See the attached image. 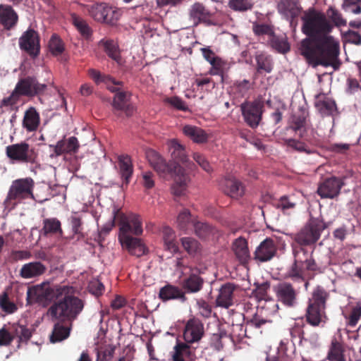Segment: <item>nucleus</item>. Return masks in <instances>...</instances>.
<instances>
[{
	"mask_svg": "<svg viewBox=\"0 0 361 361\" xmlns=\"http://www.w3.org/2000/svg\"><path fill=\"white\" fill-rule=\"evenodd\" d=\"M6 154L13 162L20 164H34L37 154L34 148L25 142L13 144L6 147Z\"/></svg>",
	"mask_w": 361,
	"mask_h": 361,
	"instance_id": "1a4fd4ad",
	"label": "nucleus"
},
{
	"mask_svg": "<svg viewBox=\"0 0 361 361\" xmlns=\"http://www.w3.org/2000/svg\"><path fill=\"white\" fill-rule=\"evenodd\" d=\"M361 318V302H357L350 310L349 316L347 317V324L350 327H355Z\"/></svg>",
	"mask_w": 361,
	"mask_h": 361,
	"instance_id": "6e6d98bb",
	"label": "nucleus"
},
{
	"mask_svg": "<svg viewBox=\"0 0 361 361\" xmlns=\"http://www.w3.org/2000/svg\"><path fill=\"white\" fill-rule=\"evenodd\" d=\"M188 269V272L182 271L180 287L185 293H196L200 292L204 286V279L200 276V271L197 267H184Z\"/></svg>",
	"mask_w": 361,
	"mask_h": 361,
	"instance_id": "9d476101",
	"label": "nucleus"
},
{
	"mask_svg": "<svg viewBox=\"0 0 361 361\" xmlns=\"http://www.w3.org/2000/svg\"><path fill=\"white\" fill-rule=\"evenodd\" d=\"M312 255V252L311 254H309L306 249L305 255H302L303 257L302 266L304 267L305 271H312L314 273H322L330 264V259L329 257L325 256V261L317 262Z\"/></svg>",
	"mask_w": 361,
	"mask_h": 361,
	"instance_id": "c756f323",
	"label": "nucleus"
},
{
	"mask_svg": "<svg viewBox=\"0 0 361 361\" xmlns=\"http://www.w3.org/2000/svg\"><path fill=\"white\" fill-rule=\"evenodd\" d=\"M50 147L54 149V154H51V157H59L63 154L72 155L78 152L80 144L77 137L72 136L58 141L54 145H51Z\"/></svg>",
	"mask_w": 361,
	"mask_h": 361,
	"instance_id": "412c9836",
	"label": "nucleus"
},
{
	"mask_svg": "<svg viewBox=\"0 0 361 361\" xmlns=\"http://www.w3.org/2000/svg\"><path fill=\"white\" fill-rule=\"evenodd\" d=\"M165 102L170 104L171 106H173L174 109L177 110H180L185 112L189 111V108L185 102H184L181 98L177 96L167 97L165 99Z\"/></svg>",
	"mask_w": 361,
	"mask_h": 361,
	"instance_id": "69168bd1",
	"label": "nucleus"
},
{
	"mask_svg": "<svg viewBox=\"0 0 361 361\" xmlns=\"http://www.w3.org/2000/svg\"><path fill=\"white\" fill-rule=\"evenodd\" d=\"M263 104L257 100L245 101L240 104V110L245 123L252 128H256L261 120Z\"/></svg>",
	"mask_w": 361,
	"mask_h": 361,
	"instance_id": "9b49d317",
	"label": "nucleus"
},
{
	"mask_svg": "<svg viewBox=\"0 0 361 361\" xmlns=\"http://www.w3.org/2000/svg\"><path fill=\"white\" fill-rule=\"evenodd\" d=\"M302 255H305V248L301 246L294 248V261L285 274L286 279H290L295 282L304 281L305 269L302 266L303 257Z\"/></svg>",
	"mask_w": 361,
	"mask_h": 361,
	"instance_id": "6ab92c4d",
	"label": "nucleus"
},
{
	"mask_svg": "<svg viewBox=\"0 0 361 361\" xmlns=\"http://www.w3.org/2000/svg\"><path fill=\"white\" fill-rule=\"evenodd\" d=\"M345 92L348 94H355L361 92V85L356 78H348L346 80Z\"/></svg>",
	"mask_w": 361,
	"mask_h": 361,
	"instance_id": "774afa93",
	"label": "nucleus"
},
{
	"mask_svg": "<svg viewBox=\"0 0 361 361\" xmlns=\"http://www.w3.org/2000/svg\"><path fill=\"white\" fill-rule=\"evenodd\" d=\"M49 48L53 55L58 56L64 50L62 40L56 35L51 36L49 42Z\"/></svg>",
	"mask_w": 361,
	"mask_h": 361,
	"instance_id": "680f3d73",
	"label": "nucleus"
},
{
	"mask_svg": "<svg viewBox=\"0 0 361 361\" xmlns=\"http://www.w3.org/2000/svg\"><path fill=\"white\" fill-rule=\"evenodd\" d=\"M317 97L314 105L322 116H331L337 110L336 104L331 98L325 96L321 98L320 95Z\"/></svg>",
	"mask_w": 361,
	"mask_h": 361,
	"instance_id": "4c0bfd02",
	"label": "nucleus"
},
{
	"mask_svg": "<svg viewBox=\"0 0 361 361\" xmlns=\"http://www.w3.org/2000/svg\"><path fill=\"white\" fill-rule=\"evenodd\" d=\"M8 329L11 332L13 340L15 338H19V342H27L32 336V331L30 329L17 323L8 324Z\"/></svg>",
	"mask_w": 361,
	"mask_h": 361,
	"instance_id": "79ce46f5",
	"label": "nucleus"
},
{
	"mask_svg": "<svg viewBox=\"0 0 361 361\" xmlns=\"http://www.w3.org/2000/svg\"><path fill=\"white\" fill-rule=\"evenodd\" d=\"M18 22V15L13 7L8 4H0V25L6 31L13 29Z\"/></svg>",
	"mask_w": 361,
	"mask_h": 361,
	"instance_id": "b1692460",
	"label": "nucleus"
},
{
	"mask_svg": "<svg viewBox=\"0 0 361 361\" xmlns=\"http://www.w3.org/2000/svg\"><path fill=\"white\" fill-rule=\"evenodd\" d=\"M328 224L319 218L312 219L295 235L294 240L300 245L314 244Z\"/></svg>",
	"mask_w": 361,
	"mask_h": 361,
	"instance_id": "0eeeda50",
	"label": "nucleus"
},
{
	"mask_svg": "<svg viewBox=\"0 0 361 361\" xmlns=\"http://www.w3.org/2000/svg\"><path fill=\"white\" fill-rule=\"evenodd\" d=\"M296 206V202L292 196L283 195L280 197L276 207L283 213H287L289 209H293Z\"/></svg>",
	"mask_w": 361,
	"mask_h": 361,
	"instance_id": "052dcab7",
	"label": "nucleus"
},
{
	"mask_svg": "<svg viewBox=\"0 0 361 361\" xmlns=\"http://www.w3.org/2000/svg\"><path fill=\"white\" fill-rule=\"evenodd\" d=\"M67 320H59L55 323L50 336L51 343L60 342L67 338L70 335V328L66 324Z\"/></svg>",
	"mask_w": 361,
	"mask_h": 361,
	"instance_id": "58836bf2",
	"label": "nucleus"
},
{
	"mask_svg": "<svg viewBox=\"0 0 361 361\" xmlns=\"http://www.w3.org/2000/svg\"><path fill=\"white\" fill-rule=\"evenodd\" d=\"M52 290L49 287L37 286L29 288L27 293V299L29 302L42 303L51 296Z\"/></svg>",
	"mask_w": 361,
	"mask_h": 361,
	"instance_id": "72a5a7b5",
	"label": "nucleus"
},
{
	"mask_svg": "<svg viewBox=\"0 0 361 361\" xmlns=\"http://www.w3.org/2000/svg\"><path fill=\"white\" fill-rule=\"evenodd\" d=\"M40 123L39 113L35 107H30L25 112L23 120V126L27 132L37 130Z\"/></svg>",
	"mask_w": 361,
	"mask_h": 361,
	"instance_id": "e433bc0d",
	"label": "nucleus"
},
{
	"mask_svg": "<svg viewBox=\"0 0 361 361\" xmlns=\"http://www.w3.org/2000/svg\"><path fill=\"white\" fill-rule=\"evenodd\" d=\"M328 18L337 27L345 26L347 21L343 18L342 14L335 8L331 6L326 11Z\"/></svg>",
	"mask_w": 361,
	"mask_h": 361,
	"instance_id": "bf43d9fd",
	"label": "nucleus"
},
{
	"mask_svg": "<svg viewBox=\"0 0 361 361\" xmlns=\"http://www.w3.org/2000/svg\"><path fill=\"white\" fill-rule=\"evenodd\" d=\"M33 188L34 181L31 178H20L13 181L4 202L5 207L11 209L23 200L32 198Z\"/></svg>",
	"mask_w": 361,
	"mask_h": 361,
	"instance_id": "423d86ee",
	"label": "nucleus"
},
{
	"mask_svg": "<svg viewBox=\"0 0 361 361\" xmlns=\"http://www.w3.org/2000/svg\"><path fill=\"white\" fill-rule=\"evenodd\" d=\"M252 31L255 35H268L269 39L274 34V27L267 23H254L252 24Z\"/></svg>",
	"mask_w": 361,
	"mask_h": 361,
	"instance_id": "13d9d810",
	"label": "nucleus"
},
{
	"mask_svg": "<svg viewBox=\"0 0 361 361\" xmlns=\"http://www.w3.org/2000/svg\"><path fill=\"white\" fill-rule=\"evenodd\" d=\"M233 250L236 257L241 263H245L250 259L247 242L245 238H237L233 243Z\"/></svg>",
	"mask_w": 361,
	"mask_h": 361,
	"instance_id": "a19ab883",
	"label": "nucleus"
},
{
	"mask_svg": "<svg viewBox=\"0 0 361 361\" xmlns=\"http://www.w3.org/2000/svg\"><path fill=\"white\" fill-rule=\"evenodd\" d=\"M99 46L102 47L105 53L109 58L115 61L118 64L122 63V58L120 54L118 46L113 40H101Z\"/></svg>",
	"mask_w": 361,
	"mask_h": 361,
	"instance_id": "37998d69",
	"label": "nucleus"
},
{
	"mask_svg": "<svg viewBox=\"0 0 361 361\" xmlns=\"http://www.w3.org/2000/svg\"><path fill=\"white\" fill-rule=\"evenodd\" d=\"M184 250L191 256H195L201 250L200 243L191 237H184L180 239Z\"/></svg>",
	"mask_w": 361,
	"mask_h": 361,
	"instance_id": "8fccbe9b",
	"label": "nucleus"
},
{
	"mask_svg": "<svg viewBox=\"0 0 361 361\" xmlns=\"http://www.w3.org/2000/svg\"><path fill=\"white\" fill-rule=\"evenodd\" d=\"M204 335L202 322L195 317L188 319L183 329L184 341L190 344H198Z\"/></svg>",
	"mask_w": 361,
	"mask_h": 361,
	"instance_id": "dca6fc26",
	"label": "nucleus"
},
{
	"mask_svg": "<svg viewBox=\"0 0 361 361\" xmlns=\"http://www.w3.org/2000/svg\"><path fill=\"white\" fill-rule=\"evenodd\" d=\"M228 6L235 11H246L252 8L254 3L252 0H229Z\"/></svg>",
	"mask_w": 361,
	"mask_h": 361,
	"instance_id": "5fc2aeb1",
	"label": "nucleus"
},
{
	"mask_svg": "<svg viewBox=\"0 0 361 361\" xmlns=\"http://www.w3.org/2000/svg\"><path fill=\"white\" fill-rule=\"evenodd\" d=\"M329 293L322 286H317L308 300L305 310V319L310 326H324L328 320L326 312Z\"/></svg>",
	"mask_w": 361,
	"mask_h": 361,
	"instance_id": "39448f33",
	"label": "nucleus"
},
{
	"mask_svg": "<svg viewBox=\"0 0 361 361\" xmlns=\"http://www.w3.org/2000/svg\"><path fill=\"white\" fill-rule=\"evenodd\" d=\"M89 75L97 83H104L108 90L112 92H116L112 102V106L115 111L124 113L126 116H131L135 107L130 102V93L128 92L118 91L115 85H120L121 82H116L109 75L102 74L99 71L90 69Z\"/></svg>",
	"mask_w": 361,
	"mask_h": 361,
	"instance_id": "20e7f679",
	"label": "nucleus"
},
{
	"mask_svg": "<svg viewBox=\"0 0 361 361\" xmlns=\"http://www.w3.org/2000/svg\"><path fill=\"white\" fill-rule=\"evenodd\" d=\"M89 16L95 21L109 25H115L120 18V12L106 3H95L85 5Z\"/></svg>",
	"mask_w": 361,
	"mask_h": 361,
	"instance_id": "6e6552de",
	"label": "nucleus"
},
{
	"mask_svg": "<svg viewBox=\"0 0 361 361\" xmlns=\"http://www.w3.org/2000/svg\"><path fill=\"white\" fill-rule=\"evenodd\" d=\"M344 351L343 344L336 339H334L328 352L327 359L329 361H345Z\"/></svg>",
	"mask_w": 361,
	"mask_h": 361,
	"instance_id": "de8ad7c7",
	"label": "nucleus"
},
{
	"mask_svg": "<svg viewBox=\"0 0 361 361\" xmlns=\"http://www.w3.org/2000/svg\"><path fill=\"white\" fill-rule=\"evenodd\" d=\"M16 93L20 95L33 97L42 94L47 89V85L38 82L33 77L20 79L16 86Z\"/></svg>",
	"mask_w": 361,
	"mask_h": 361,
	"instance_id": "a211bd4d",
	"label": "nucleus"
},
{
	"mask_svg": "<svg viewBox=\"0 0 361 361\" xmlns=\"http://www.w3.org/2000/svg\"><path fill=\"white\" fill-rule=\"evenodd\" d=\"M343 37L345 42L357 46L361 45V35L357 32L348 30L343 33Z\"/></svg>",
	"mask_w": 361,
	"mask_h": 361,
	"instance_id": "338daca9",
	"label": "nucleus"
},
{
	"mask_svg": "<svg viewBox=\"0 0 361 361\" xmlns=\"http://www.w3.org/2000/svg\"><path fill=\"white\" fill-rule=\"evenodd\" d=\"M71 20L83 37L87 39L92 35V31L91 27L82 18L75 13H73L71 16Z\"/></svg>",
	"mask_w": 361,
	"mask_h": 361,
	"instance_id": "09e8293b",
	"label": "nucleus"
},
{
	"mask_svg": "<svg viewBox=\"0 0 361 361\" xmlns=\"http://www.w3.org/2000/svg\"><path fill=\"white\" fill-rule=\"evenodd\" d=\"M277 301L286 307H294L298 303V290L292 283L283 281L274 287Z\"/></svg>",
	"mask_w": 361,
	"mask_h": 361,
	"instance_id": "f8f14e48",
	"label": "nucleus"
},
{
	"mask_svg": "<svg viewBox=\"0 0 361 361\" xmlns=\"http://www.w3.org/2000/svg\"><path fill=\"white\" fill-rule=\"evenodd\" d=\"M146 157L151 166L160 176H166L172 173L173 170H178L180 171L181 166L177 164H169L166 160L155 150L147 149L146 151Z\"/></svg>",
	"mask_w": 361,
	"mask_h": 361,
	"instance_id": "f3484780",
	"label": "nucleus"
},
{
	"mask_svg": "<svg viewBox=\"0 0 361 361\" xmlns=\"http://www.w3.org/2000/svg\"><path fill=\"white\" fill-rule=\"evenodd\" d=\"M288 128L295 132L300 139L310 142L307 133L313 129L308 119V114L305 111L301 110L295 113L290 118Z\"/></svg>",
	"mask_w": 361,
	"mask_h": 361,
	"instance_id": "4468645a",
	"label": "nucleus"
},
{
	"mask_svg": "<svg viewBox=\"0 0 361 361\" xmlns=\"http://www.w3.org/2000/svg\"><path fill=\"white\" fill-rule=\"evenodd\" d=\"M344 185L343 178L336 176L326 178L319 184L317 193L322 199H334L340 195Z\"/></svg>",
	"mask_w": 361,
	"mask_h": 361,
	"instance_id": "ddd939ff",
	"label": "nucleus"
},
{
	"mask_svg": "<svg viewBox=\"0 0 361 361\" xmlns=\"http://www.w3.org/2000/svg\"><path fill=\"white\" fill-rule=\"evenodd\" d=\"M192 226L195 235L201 239H209L217 233L216 228L207 222L195 221Z\"/></svg>",
	"mask_w": 361,
	"mask_h": 361,
	"instance_id": "ea45409f",
	"label": "nucleus"
},
{
	"mask_svg": "<svg viewBox=\"0 0 361 361\" xmlns=\"http://www.w3.org/2000/svg\"><path fill=\"white\" fill-rule=\"evenodd\" d=\"M228 338V335L225 331L219 330L218 333L213 334L210 338V345L217 350H220L224 348L222 340Z\"/></svg>",
	"mask_w": 361,
	"mask_h": 361,
	"instance_id": "e2e57ef3",
	"label": "nucleus"
},
{
	"mask_svg": "<svg viewBox=\"0 0 361 361\" xmlns=\"http://www.w3.org/2000/svg\"><path fill=\"white\" fill-rule=\"evenodd\" d=\"M269 42L271 47L279 53L286 54L290 49L286 36H279L274 33Z\"/></svg>",
	"mask_w": 361,
	"mask_h": 361,
	"instance_id": "49530a36",
	"label": "nucleus"
},
{
	"mask_svg": "<svg viewBox=\"0 0 361 361\" xmlns=\"http://www.w3.org/2000/svg\"><path fill=\"white\" fill-rule=\"evenodd\" d=\"M47 271V267L42 262L35 261L23 264L19 271V275L25 279L37 278L43 275Z\"/></svg>",
	"mask_w": 361,
	"mask_h": 361,
	"instance_id": "c85d7f7f",
	"label": "nucleus"
},
{
	"mask_svg": "<svg viewBox=\"0 0 361 361\" xmlns=\"http://www.w3.org/2000/svg\"><path fill=\"white\" fill-rule=\"evenodd\" d=\"M162 234L166 249L171 252H177L178 246L174 231L169 226H164L162 229Z\"/></svg>",
	"mask_w": 361,
	"mask_h": 361,
	"instance_id": "a18cd8bd",
	"label": "nucleus"
},
{
	"mask_svg": "<svg viewBox=\"0 0 361 361\" xmlns=\"http://www.w3.org/2000/svg\"><path fill=\"white\" fill-rule=\"evenodd\" d=\"M303 140L302 139L297 140L293 138L286 139L285 144L287 147L299 153L310 154L312 152L311 149Z\"/></svg>",
	"mask_w": 361,
	"mask_h": 361,
	"instance_id": "3c124183",
	"label": "nucleus"
},
{
	"mask_svg": "<svg viewBox=\"0 0 361 361\" xmlns=\"http://www.w3.org/2000/svg\"><path fill=\"white\" fill-rule=\"evenodd\" d=\"M183 133L196 144L206 143L209 139V135L206 131L195 126H184L183 128Z\"/></svg>",
	"mask_w": 361,
	"mask_h": 361,
	"instance_id": "473e14b6",
	"label": "nucleus"
},
{
	"mask_svg": "<svg viewBox=\"0 0 361 361\" xmlns=\"http://www.w3.org/2000/svg\"><path fill=\"white\" fill-rule=\"evenodd\" d=\"M42 233L44 236L47 237H61L63 233L61 221L56 218L44 219L43 220Z\"/></svg>",
	"mask_w": 361,
	"mask_h": 361,
	"instance_id": "c9c22d12",
	"label": "nucleus"
},
{
	"mask_svg": "<svg viewBox=\"0 0 361 361\" xmlns=\"http://www.w3.org/2000/svg\"><path fill=\"white\" fill-rule=\"evenodd\" d=\"M277 247L274 240L267 238L257 247L254 258L260 262H265L271 260L276 254Z\"/></svg>",
	"mask_w": 361,
	"mask_h": 361,
	"instance_id": "4be33fe9",
	"label": "nucleus"
},
{
	"mask_svg": "<svg viewBox=\"0 0 361 361\" xmlns=\"http://www.w3.org/2000/svg\"><path fill=\"white\" fill-rule=\"evenodd\" d=\"M188 15L190 20L195 26L207 23L212 16L209 9L200 2H195L190 6Z\"/></svg>",
	"mask_w": 361,
	"mask_h": 361,
	"instance_id": "393cba45",
	"label": "nucleus"
},
{
	"mask_svg": "<svg viewBox=\"0 0 361 361\" xmlns=\"http://www.w3.org/2000/svg\"><path fill=\"white\" fill-rule=\"evenodd\" d=\"M223 192L234 199H239L245 194V188L243 183L235 178H226L221 185Z\"/></svg>",
	"mask_w": 361,
	"mask_h": 361,
	"instance_id": "5701e85b",
	"label": "nucleus"
},
{
	"mask_svg": "<svg viewBox=\"0 0 361 361\" xmlns=\"http://www.w3.org/2000/svg\"><path fill=\"white\" fill-rule=\"evenodd\" d=\"M239 286L233 283L226 282L221 286L219 294L216 298V305L225 309H228L234 304V292Z\"/></svg>",
	"mask_w": 361,
	"mask_h": 361,
	"instance_id": "aec40b11",
	"label": "nucleus"
},
{
	"mask_svg": "<svg viewBox=\"0 0 361 361\" xmlns=\"http://www.w3.org/2000/svg\"><path fill=\"white\" fill-rule=\"evenodd\" d=\"M0 308L6 314H13L18 309L16 305L10 300L8 294L6 291L0 294Z\"/></svg>",
	"mask_w": 361,
	"mask_h": 361,
	"instance_id": "864d4df0",
	"label": "nucleus"
},
{
	"mask_svg": "<svg viewBox=\"0 0 361 361\" xmlns=\"http://www.w3.org/2000/svg\"><path fill=\"white\" fill-rule=\"evenodd\" d=\"M114 220L119 226L118 240L122 247L136 257L146 253V247L140 238L131 235H139L142 233V224L140 216L130 213L126 214L118 209H114Z\"/></svg>",
	"mask_w": 361,
	"mask_h": 361,
	"instance_id": "f03ea898",
	"label": "nucleus"
},
{
	"mask_svg": "<svg viewBox=\"0 0 361 361\" xmlns=\"http://www.w3.org/2000/svg\"><path fill=\"white\" fill-rule=\"evenodd\" d=\"M174 175V183L171 186L172 193L176 196H181L185 194L187 188L188 183L189 182V177L185 171V169L181 167L180 171L178 170H173L172 173Z\"/></svg>",
	"mask_w": 361,
	"mask_h": 361,
	"instance_id": "7c9ffc66",
	"label": "nucleus"
},
{
	"mask_svg": "<svg viewBox=\"0 0 361 361\" xmlns=\"http://www.w3.org/2000/svg\"><path fill=\"white\" fill-rule=\"evenodd\" d=\"M193 222L191 221V215L188 209H183L177 217V224L178 228L184 231H187L190 224Z\"/></svg>",
	"mask_w": 361,
	"mask_h": 361,
	"instance_id": "4d7b16f0",
	"label": "nucleus"
},
{
	"mask_svg": "<svg viewBox=\"0 0 361 361\" xmlns=\"http://www.w3.org/2000/svg\"><path fill=\"white\" fill-rule=\"evenodd\" d=\"M302 20V30L307 37L301 42L302 54L314 66H331L338 70L341 65L339 44L330 35L334 27L326 15L310 8L305 11Z\"/></svg>",
	"mask_w": 361,
	"mask_h": 361,
	"instance_id": "f257e3e1",
	"label": "nucleus"
},
{
	"mask_svg": "<svg viewBox=\"0 0 361 361\" xmlns=\"http://www.w3.org/2000/svg\"><path fill=\"white\" fill-rule=\"evenodd\" d=\"M277 8L279 12L290 21L296 18L302 10L297 0H281Z\"/></svg>",
	"mask_w": 361,
	"mask_h": 361,
	"instance_id": "bb28decb",
	"label": "nucleus"
},
{
	"mask_svg": "<svg viewBox=\"0 0 361 361\" xmlns=\"http://www.w3.org/2000/svg\"><path fill=\"white\" fill-rule=\"evenodd\" d=\"M246 337V329L242 324H233L232 330L228 338L235 345L240 343Z\"/></svg>",
	"mask_w": 361,
	"mask_h": 361,
	"instance_id": "603ef678",
	"label": "nucleus"
},
{
	"mask_svg": "<svg viewBox=\"0 0 361 361\" xmlns=\"http://www.w3.org/2000/svg\"><path fill=\"white\" fill-rule=\"evenodd\" d=\"M197 347L192 346L187 342L177 343L173 348V354L172 355L173 361H192L195 357V350Z\"/></svg>",
	"mask_w": 361,
	"mask_h": 361,
	"instance_id": "a878e982",
	"label": "nucleus"
},
{
	"mask_svg": "<svg viewBox=\"0 0 361 361\" xmlns=\"http://www.w3.org/2000/svg\"><path fill=\"white\" fill-rule=\"evenodd\" d=\"M169 151L173 162L169 164H177L180 166V163L185 164L188 161V155L186 154L185 148L177 140L173 139L168 142Z\"/></svg>",
	"mask_w": 361,
	"mask_h": 361,
	"instance_id": "cd10ccee",
	"label": "nucleus"
},
{
	"mask_svg": "<svg viewBox=\"0 0 361 361\" xmlns=\"http://www.w3.org/2000/svg\"><path fill=\"white\" fill-rule=\"evenodd\" d=\"M120 173L126 184H128L133 174V165L130 157L128 155L118 157Z\"/></svg>",
	"mask_w": 361,
	"mask_h": 361,
	"instance_id": "c03bdc74",
	"label": "nucleus"
},
{
	"mask_svg": "<svg viewBox=\"0 0 361 361\" xmlns=\"http://www.w3.org/2000/svg\"><path fill=\"white\" fill-rule=\"evenodd\" d=\"M210 64L212 68L209 71V73L213 75H221L223 78L226 63L218 56L215 60L212 61Z\"/></svg>",
	"mask_w": 361,
	"mask_h": 361,
	"instance_id": "0e129e2a",
	"label": "nucleus"
},
{
	"mask_svg": "<svg viewBox=\"0 0 361 361\" xmlns=\"http://www.w3.org/2000/svg\"><path fill=\"white\" fill-rule=\"evenodd\" d=\"M255 59L256 61L255 78H257L258 75L270 73L272 71L274 62L270 56L264 53H259L256 54Z\"/></svg>",
	"mask_w": 361,
	"mask_h": 361,
	"instance_id": "f704fd0d",
	"label": "nucleus"
},
{
	"mask_svg": "<svg viewBox=\"0 0 361 361\" xmlns=\"http://www.w3.org/2000/svg\"><path fill=\"white\" fill-rule=\"evenodd\" d=\"M73 287L59 286L56 288V301L48 309L47 314L52 321L67 320L72 322L83 309L82 300L72 295Z\"/></svg>",
	"mask_w": 361,
	"mask_h": 361,
	"instance_id": "7ed1b4c3",
	"label": "nucleus"
},
{
	"mask_svg": "<svg viewBox=\"0 0 361 361\" xmlns=\"http://www.w3.org/2000/svg\"><path fill=\"white\" fill-rule=\"evenodd\" d=\"M19 47L31 57H37L40 52V39L37 31L32 28L25 31L19 38Z\"/></svg>",
	"mask_w": 361,
	"mask_h": 361,
	"instance_id": "2eb2a0df",
	"label": "nucleus"
},
{
	"mask_svg": "<svg viewBox=\"0 0 361 361\" xmlns=\"http://www.w3.org/2000/svg\"><path fill=\"white\" fill-rule=\"evenodd\" d=\"M159 296L163 301L178 300L184 302L187 300L182 288L170 284L166 285L160 289Z\"/></svg>",
	"mask_w": 361,
	"mask_h": 361,
	"instance_id": "2f4dec72",
	"label": "nucleus"
}]
</instances>
